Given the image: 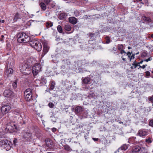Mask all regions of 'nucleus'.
I'll return each instance as SVG.
<instances>
[{
	"instance_id": "35",
	"label": "nucleus",
	"mask_w": 153,
	"mask_h": 153,
	"mask_svg": "<svg viewBox=\"0 0 153 153\" xmlns=\"http://www.w3.org/2000/svg\"><path fill=\"white\" fill-rule=\"evenodd\" d=\"M152 138L150 137L146 138V142L148 143H151L152 142Z\"/></svg>"
},
{
	"instance_id": "25",
	"label": "nucleus",
	"mask_w": 153,
	"mask_h": 153,
	"mask_svg": "<svg viewBox=\"0 0 153 153\" xmlns=\"http://www.w3.org/2000/svg\"><path fill=\"white\" fill-rule=\"evenodd\" d=\"M39 5L42 10L45 11L46 10L47 6L44 3L42 2L40 3Z\"/></svg>"
},
{
	"instance_id": "39",
	"label": "nucleus",
	"mask_w": 153,
	"mask_h": 153,
	"mask_svg": "<svg viewBox=\"0 0 153 153\" xmlns=\"http://www.w3.org/2000/svg\"><path fill=\"white\" fill-rule=\"evenodd\" d=\"M48 105L49 107L51 108H53L54 106V104L52 102H50L48 104Z\"/></svg>"
},
{
	"instance_id": "52",
	"label": "nucleus",
	"mask_w": 153,
	"mask_h": 153,
	"mask_svg": "<svg viewBox=\"0 0 153 153\" xmlns=\"http://www.w3.org/2000/svg\"><path fill=\"white\" fill-rule=\"evenodd\" d=\"M56 131V129L55 128H53L52 129V131L53 132H55Z\"/></svg>"
},
{
	"instance_id": "26",
	"label": "nucleus",
	"mask_w": 153,
	"mask_h": 153,
	"mask_svg": "<svg viewBox=\"0 0 153 153\" xmlns=\"http://www.w3.org/2000/svg\"><path fill=\"white\" fill-rule=\"evenodd\" d=\"M67 16V15L66 13H61L60 14L59 16V18L60 19L62 20L64 18H66Z\"/></svg>"
},
{
	"instance_id": "2",
	"label": "nucleus",
	"mask_w": 153,
	"mask_h": 153,
	"mask_svg": "<svg viewBox=\"0 0 153 153\" xmlns=\"http://www.w3.org/2000/svg\"><path fill=\"white\" fill-rule=\"evenodd\" d=\"M33 64L31 58L28 59L26 62L21 64L19 66L20 70L23 74L25 75H29L31 72V67Z\"/></svg>"
},
{
	"instance_id": "36",
	"label": "nucleus",
	"mask_w": 153,
	"mask_h": 153,
	"mask_svg": "<svg viewBox=\"0 0 153 153\" xmlns=\"http://www.w3.org/2000/svg\"><path fill=\"white\" fill-rule=\"evenodd\" d=\"M57 29L59 33H62L63 31L60 25H59L58 26Z\"/></svg>"
},
{
	"instance_id": "27",
	"label": "nucleus",
	"mask_w": 153,
	"mask_h": 153,
	"mask_svg": "<svg viewBox=\"0 0 153 153\" xmlns=\"http://www.w3.org/2000/svg\"><path fill=\"white\" fill-rule=\"evenodd\" d=\"M143 19L147 23H150L151 22V19L149 17H147L145 16H143Z\"/></svg>"
},
{
	"instance_id": "17",
	"label": "nucleus",
	"mask_w": 153,
	"mask_h": 153,
	"mask_svg": "<svg viewBox=\"0 0 153 153\" xmlns=\"http://www.w3.org/2000/svg\"><path fill=\"white\" fill-rule=\"evenodd\" d=\"M88 89H89V91H90L91 93H90L88 97L90 98H93L94 99L96 98L97 96V94L94 93V92H91L94 90V89L93 87H91L89 88Z\"/></svg>"
},
{
	"instance_id": "62",
	"label": "nucleus",
	"mask_w": 153,
	"mask_h": 153,
	"mask_svg": "<svg viewBox=\"0 0 153 153\" xmlns=\"http://www.w3.org/2000/svg\"><path fill=\"white\" fill-rule=\"evenodd\" d=\"M119 123L120 124H123V123L122 122H119Z\"/></svg>"
},
{
	"instance_id": "55",
	"label": "nucleus",
	"mask_w": 153,
	"mask_h": 153,
	"mask_svg": "<svg viewBox=\"0 0 153 153\" xmlns=\"http://www.w3.org/2000/svg\"><path fill=\"white\" fill-rule=\"evenodd\" d=\"M95 153H101L100 149H99L98 150L96 151Z\"/></svg>"
},
{
	"instance_id": "4",
	"label": "nucleus",
	"mask_w": 153,
	"mask_h": 153,
	"mask_svg": "<svg viewBox=\"0 0 153 153\" xmlns=\"http://www.w3.org/2000/svg\"><path fill=\"white\" fill-rule=\"evenodd\" d=\"M18 41L19 42L27 43L29 42L30 37L24 32L19 33L17 35Z\"/></svg>"
},
{
	"instance_id": "37",
	"label": "nucleus",
	"mask_w": 153,
	"mask_h": 153,
	"mask_svg": "<svg viewBox=\"0 0 153 153\" xmlns=\"http://www.w3.org/2000/svg\"><path fill=\"white\" fill-rule=\"evenodd\" d=\"M118 49L119 50H121L123 49V46L122 44H119L117 46Z\"/></svg>"
},
{
	"instance_id": "47",
	"label": "nucleus",
	"mask_w": 153,
	"mask_h": 153,
	"mask_svg": "<svg viewBox=\"0 0 153 153\" xmlns=\"http://www.w3.org/2000/svg\"><path fill=\"white\" fill-rule=\"evenodd\" d=\"M17 140L16 138H14V140H13V142L14 144L15 145L16 144V143H17Z\"/></svg>"
},
{
	"instance_id": "7",
	"label": "nucleus",
	"mask_w": 153,
	"mask_h": 153,
	"mask_svg": "<svg viewBox=\"0 0 153 153\" xmlns=\"http://www.w3.org/2000/svg\"><path fill=\"white\" fill-rule=\"evenodd\" d=\"M24 96L25 100L27 101H33L32 99V94L31 90L30 88L27 89L24 92Z\"/></svg>"
},
{
	"instance_id": "13",
	"label": "nucleus",
	"mask_w": 153,
	"mask_h": 153,
	"mask_svg": "<svg viewBox=\"0 0 153 153\" xmlns=\"http://www.w3.org/2000/svg\"><path fill=\"white\" fill-rule=\"evenodd\" d=\"M90 80V79L89 78L86 77L82 80V85L85 86V89H87L88 90L89 88H90L89 87V85L88 84Z\"/></svg>"
},
{
	"instance_id": "43",
	"label": "nucleus",
	"mask_w": 153,
	"mask_h": 153,
	"mask_svg": "<svg viewBox=\"0 0 153 153\" xmlns=\"http://www.w3.org/2000/svg\"><path fill=\"white\" fill-rule=\"evenodd\" d=\"M106 43L107 44H108L109 43H110V39H109V38H108V37H106Z\"/></svg>"
},
{
	"instance_id": "32",
	"label": "nucleus",
	"mask_w": 153,
	"mask_h": 153,
	"mask_svg": "<svg viewBox=\"0 0 153 153\" xmlns=\"http://www.w3.org/2000/svg\"><path fill=\"white\" fill-rule=\"evenodd\" d=\"M71 29V27L70 25H66L65 26V29L67 31H70Z\"/></svg>"
},
{
	"instance_id": "1",
	"label": "nucleus",
	"mask_w": 153,
	"mask_h": 153,
	"mask_svg": "<svg viewBox=\"0 0 153 153\" xmlns=\"http://www.w3.org/2000/svg\"><path fill=\"white\" fill-rule=\"evenodd\" d=\"M21 134L23 140L27 142H29L37 138H39L42 136L41 133L38 134V133H32L30 130L27 129L22 131Z\"/></svg>"
},
{
	"instance_id": "33",
	"label": "nucleus",
	"mask_w": 153,
	"mask_h": 153,
	"mask_svg": "<svg viewBox=\"0 0 153 153\" xmlns=\"http://www.w3.org/2000/svg\"><path fill=\"white\" fill-rule=\"evenodd\" d=\"M53 25V23L50 21H48L46 23V27L48 28H49L52 27Z\"/></svg>"
},
{
	"instance_id": "45",
	"label": "nucleus",
	"mask_w": 153,
	"mask_h": 153,
	"mask_svg": "<svg viewBox=\"0 0 153 153\" xmlns=\"http://www.w3.org/2000/svg\"><path fill=\"white\" fill-rule=\"evenodd\" d=\"M149 100L151 102L153 103V96L150 97Z\"/></svg>"
},
{
	"instance_id": "8",
	"label": "nucleus",
	"mask_w": 153,
	"mask_h": 153,
	"mask_svg": "<svg viewBox=\"0 0 153 153\" xmlns=\"http://www.w3.org/2000/svg\"><path fill=\"white\" fill-rule=\"evenodd\" d=\"M41 65L38 63L35 64L33 67L32 69V72L33 75H36L38 73L41 71Z\"/></svg>"
},
{
	"instance_id": "24",
	"label": "nucleus",
	"mask_w": 153,
	"mask_h": 153,
	"mask_svg": "<svg viewBox=\"0 0 153 153\" xmlns=\"http://www.w3.org/2000/svg\"><path fill=\"white\" fill-rule=\"evenodd\" d=\"M22 16L21 15L18 13H17L15 14L14 18L13 19V21L14 22H16L17 19H21Z\"/></svg>"
},
{
	"instance_id": "54",
	"label": "nucleus",
	"mask_w": 153,
	"mask_h": 153,
	"mask_svg": "<svg viewBox=\"0 0 153 153\" xmlns=\"http://www.w3.org/2000/svg\"><path fill=\"white\" fill-rule=\"evenodd\" d=\"M4 36L3 35H1V39H0V41H2L3 40H4Z\"/></svg>"
},
{
	"instance_id": "60",
	"label": "nucleus",
	"mask_w": 153,
	"mask_h": 153,
	"mask_svg": "<svg viewBox=\"0 0 153 153\" xmlns=\"http://www.w3.org/2000/svg\"><path fill=\"white\" fill-rule=\"evenodd\" d=\"M121 58H122V59L124 61H126V59L125 58H123V56H122L121 57Z\"/></svg>"
},
{
	"instance_id": "16",
	"label": "nucleus",
	"mask_w": 153,
	"mask_h": 153,
	"mask_svg": "<svg viewBox=\"0 0 153 153\" xmlns=\"http://www.w3.org/2000/svg\"><path fill=\"white\" fill-rule=\"evenodd\" d=\"M10 108V107L9 105H4L2 106L1 111L3 113L6 114L8 112Z\"/></svg>"
},
{
	"instance_id": "3",
	"label": "nucleus",
	"mask_w": 153,
	"mask_h": 153,
	"mask_svg": "<svg viewBox=\"0 0 153 153\" xmlns=\"http://www.w3.org/2000/svg\"><path fill=\"white\" fill-rule=\"evenodd\" d=\"M75 112L76 114L79 117V118L81 119L82 118H86L88 114L86 110H85L81 107L79 106L75 108Z\"/></svg>"
},
{
	"instance_id": "14",
	"label": "nucleus",
	"mask_w": 153,
	"mask_h": 153,
	"mask_svg": "<svg viewBox=\"0 0 153 153\" xmlns=\"http://www.w3.org/2000/svg\"><path fill=\"white\" fill-rule=\"evenodd\" d=\"M44 2L48 5L49 8H53L55 6V3L52 0H44Z\"/></svg>"
},
{
	"instance_id": "29",
	"label": "nucleus",
	"mask_w": 153,
	"mask_h": 153,
	"mask_svg": "<svg viewBox=\"0 0 153 153\" xmlns=\"http://www.w3.org/2000/svg\"><path fill=\"white\" fill-rule=\"evenodd\" d=\"M55 85V82L53 81H51L50 84V88L51 89L53 90L54 88Z\"/></svg>"
},
{
	"instance_id": "59",
	"label": "nucleus",
	"mask_w": 153,
	"mask_h": 153,
	"mask_svg": "<svg viewBox=\"0 0 153 153\" xmlns=\"http://www.w3.org/2000/svg\"><path fill=\"white\" fill-rule=\"evenodd\" d=\"M145 3H148V0H144Z\"/></svg>"
},
{
	"instance_id": "50",
	"label": "nucleus",
	"mask_w": 153,
	"mask_h": 153,
	"mask_svg": "<svg viewBox=\"0 0 153 153\" xmlns=\"http://www.w3.org/2000/svg\"><path fill=\"white\" fill-rule=\"evenodd\" d=\"M133 66H132L131 68L132 69H133L134 68H136L137 66V65L135 64H133Z\"/></svg>"
},
{
	"instance_id": "64",
	"label": "nucleus",
	"mask_w": 153,
	"mask_h": 153,
	"mask_svg": "<svg viewBox=\"0 0 153 153\" xmlns=\"http://www.w3.org/2000/svg\"><path fill=\"white\" fill-rule=\"evenodd\" d=\"M151 37L152 38H153V34H152L151 35Z\"/></svg>"
},
{
	"instance_id": "22",
	"label": "nucleus",
	"mask_w": 153,
	"mask_h": 153,
	"mask_svg": "<svg viewBox=\"0 0 153 153\" xmlns=\"http://www.w3.org/2000/svg\"><path fill=\"white\" fill-rule=\"evenodd\" d=\"M141 147L138 146H135L132 149L133 152H138L139 153Z\"/></svg>"
},
{
	"instance_id": "18",
	"label": "nucleus",
	"mask_w": 153,
	"mask_h": 153,
	"mask_svg": "<svg viewBox=\"0 0 153 153\" xmlns=\"http://www.w3.org/2000/svg\"><path fill=\"white\" fill-rule=\"evenodd\" d=\"M49 49V47L46 43H44L43 45V50L42 55V57L46 54L48 52Z\"/></svg>"
},
{
	"instance_id": "23",
	"label": "nucleus",
	"mask_w": 153,
	"mask_h": 153,
	"mask_svg": "<svg viewBox=\"0 0 153 153\" xmlns=\"http://www.w3.org/2000/svg\"><path fill=\"white\" fill-rule=\"evenodd\" d=\"M13 72V69L11 68H9L6 70L5 72V73L6 75L8 76L10 74H12Z\"/></svg>"
},
{
	"instance_id": "6",
	"label": "nucleus",
	"mask_w": 153,
	"mask_h": 153,
	"mask_svg": "<svg viewBox=\"0 0 153 153\" xmlns=\"http://www.w3.org/2000/svg\"><path fill=\"white\" fill-rule=\"evenodd\" d=\"M0 145L7 151L10 150L12 145L11 142L7 140H1L0 141Z\"/></svg>"
},
{
	"instance_id": "5",
	"label": "nucleus",
	"mask_w": 153,
	"mask_h": 153,
	"mask_svg": "<svg viewBox=\"0 0 153 153\" xmlns=\"http://www.w3.org/2000/svg\"><path fill=\"white\" fill-rule=\"evenodd\" d=\"M29 44L37 51H40L42 49V45L41 43L37 40H32L29 41Z\"/></svg>"
},
{
	"instance_id": "19",
	"label": "nucleus",
	"mask_w": 153,
	"mask_h": 153,
	"mask_svg": "<svg viewBox=\"0 0 153 153\" xmlns=\"http://www.w3.org/2000/svg\"><path fill=\"white\" fill-rule=\"evenodd\" d=\"M128 148V146L126 144H123L118 149L117 151L119 153H122Z\"/></svg>"
},
{
	"instance_id": "21",
	"label": "nucleus",
	"mask_w": 153,
	"mask_h": 153,
	"mask_svg": "<svg viewBox=\"0 0 153 153\" xmlns=\"http://www.w3.org/2000/svg\"><path fill=\"white\" fill-rule=\"evenodd\" d=\"M69 22L71 24L75 25L77 23V19L74 17H70L69 18Z\"/></svg>"
},
{
	"instance_id": "40",
	"label": "nucleus",
	"mask_w": 153,
	"mask_h": 153,
	"mask_svg": "<svg viewBox=\"0 0 153 153\" xmlns=\"http://www.w3.org/2000/svg\"><path fill=\"white\" fill-rule=\"evenodd\" d=\"M12 85L14 88H16L17 86V81H15L13 82V83Z\"/></svg>"
},
{
	"instance_id": "38",
	"label": "nucleus",
	"mask_w": 153,
	"mask_h": 153,
	"mask_svg": "<svg viewBox=\"0 0 153 153\" xmlns=\"http://www.w3.org/2000/svg\"><path fill=\"white\" fill-rule=\"evenodd\" d=\"M74 13L76 17H77L80 15V12L77 10H76L74 12Z\"/></svg>"
},
{
	"instance_id": "31",
	"label": "nucleus",
	"mask_w": 153,
	"mask_h": 153,
	"mask_svg": "<svg viewBox=\"0 0 153 153\" xmlns=\"http://www.w3.org/2000/svg\"><path fill=\"white\" fill-rule=\"evenodd\" d=\"M139 153H147V150L145 148L141 147Z\"/></svg>"
},
{
	"instance_id": "61",
	"label": "nucleus",
	"mask_w": 153,
	"mask_h": 153,
	"mask_svg": "<svg viewBox=\"0 0 153 153\" xmlns=\"http://www.w3.org/2000/svg\"><path fill=\"white\" fill-rule=\"evenodd\" d=\"M144 61V60H142L141 61H140V64H142V63Z\"/></svg>"
},
{
	"instance_id": "51",
	"label": "nucleus",
	"mask_w": 153,
	"mask_h": 153,
	"mask_svg": "<svg viewBox=\"0 0 153 153\" xmlns=\"http://www.w3.org/2000/svg\"><path fill=\"white\" fill-rule=\"evenodd\" d=\"M134 55H133L132 56H130V58H129L130 59V61H131V60L132 59H134Z\"/></svg>"
},
{
	"instance_id": "49",
	"label": "nucleus",
	"mask_w": 153,
	"mask_h": 153,
	"mask_svg": "<svg viewBox=\"0 0 153 153\" xmlns=\"http://www.w3.org/2000/svg\"><path fill=\"white\" fill-rule=\"evenodd\" d=\"M120 53L121 54H123V53H126V52L123 49L120 50Z\"/></svg>"
},
{
	"instance_id": "57",
	"label": "nucleus",
	"mask_w": 153,
	"mask_h": 153,
	"mask_svg": "<svg viewBox=\"0 0 153 153\" xmlns=\"http://www.w3.org/2000/svg\"><path fill=\"white\" fill-rule=\"evenodd\" d=\"M5 22V21L4 20H0V23L1 22H2V23H4Z\"/></svg>"
},
{
	"instance_id": "30",
	"label": "nucleus",
	"mask_w": 153,
	"mask_h": 153,
	"mask_svg": "<svg viewBox=\"0 0 153 153\" xmlns=\"http://www.w3.org/2000/svg\"><path fill=\"white\" fill-rule=\"evenodd\" d=\"M41 81L39 80H36V82H41L43 84H45L46 83L47 80L46 79L44 78V77L41 78Z\"/></svg>"
},
{
	"instance_id": "63",
	"label": "nucleus",
	"mask_w": 153,
	"mask_h": 153,
	"mask_svg": "<svg viewBox=\"0 0 153 153\" xmlns=\"http://www.w3.org/2000/svg\"><path fill=\"white\" fill-rule=\"evenodd\" d=\"M139 54V52H137V53L135 54L137 55H138V54Z\"/></svg>"
},
{
	"instance_id": "44",
	"label": "nucleus",
	"mask_w": 153,
	"mask_h": 153,
	"mask_svg": "<svg viewBox=\"0 0 153 153\" xmlns=\"http://www.w3.org/2000/svg\"><path fill=\"white\" fill-rule=\"evenodd\" d=\"M152 60V58L151 57H150L148 59H144V61H146V62H148L149 61H151Z\"/></svg>"
},
{
	"instance_id": "58",
	"label": "nucleus",
	"mask_w": 153,
	"mask_h": 153,
	"mask_svg": "<svg viewBox=\"0 0 153 153\" xmlns=\"http://www.w3.org/2000/svg\"><path fill=\"white\" fill-rule=\"evenodd\" d=\"M94 34H93L92 33H91L90 34V36H91V37H93L94 36Z\"/></svg>"
},
{
	"instance_id": "46",
	"label": "nucleus",
	"mask_w": 153,
	"mask_h": 153,
	"mask_svg": "<svg viewBox=\"0 0 153 153\" xmlns=\"http://www.w3.org/2000/svg\"><path fill=\"white\" fill-rule=\"evenodd\" d=\"M83 152L84 153H91V152L88 149H85L84 150Z\"/></svg>"
},
{
	"instance_id": "56",
	"label": "nucleus",
	"mask_w": 153,
	"mask_h": 153,
	"mask_svg": "<svg viewBox=\"0 0 153 153\" xmlns=\"http://www.w3.org/2000/svg\"><path fill=\"white\" fill-rule=\"evenodd\" d=\"M92 139L95 141H97L98 140V139L97 138H93Z\"/></svg>"
},
{
	"instance_id": "10",
	"label": "nucleus",
	"mask_w": 153,
	"mask_h": 153,
	"mask_svg": "<svg viewBox=\"0 0 153 153\" xmlns=\"http://www.w3.org/2000/svg\"><path fill=\"white\" fill-rule=\"evenodd\" d=\"M15 121L8 120L7 124L6 129L7 130L13 129L16 128L15 124H14Z\"/></svg>"
},
{
	"instance_id": "48",
	"label": "nucleus",
	"mask_w": 153,
	"mask_h": 153,
	"mask_svg": "<svg viewBox=\"0 0 153 153\" xmlns=\"http://www.w3.org/2000/svg\"><path fill=\"white\" fill-rule=\"evenodd\" d=\"M127 55L128 56L129 58H130V56L131 55V53L130 52H128L127 53H126Z\"/></svg>"
},
{
	"instance_id": "12",
	"label": "nucleus",
	"mask_w": 153,
	"mask_h": 153,
	"mask_svg": "<svg viewBox=\"0 0 153 153\" xmlns=\"http://www.w3.org/2000/svg\"><path fill=\"white\" fill-rule=\"evenodd\" d=\"M70 64V62L68 59H64L62 61V65L61 66L62 69L67 68H68V65Z\"/></svg>"
},
{
	"instance_id": "53",
	"label": "nucleus",
	"mask_w": 153,
	"mask_h": 153,
	"mask_svg": "<svg viewBox=\"0 0 153 153\" xmlns=\"http://www.w3.org/2000/svg\"><path fill=\"white\" fill-rule=\"evenodd\" d=\"M146 66H147V65H143L142 66H140V67L144 69Z\"/></svg>"
},
{
	"instance_id": "20",
	"label": "nucleus",
	"mask_w": 153,
	"mask_h": 153,
	"mask_svg": "<svg viewBox=\"0 0 153 153\" xmlns=\"http://www.w3.org/2000/svg\"><path fill=\"white\" fill-rule=\"evenodd\" d=\"M46 143L47 146L49 148H52L53 145L52 141L49 139H48L46 140Z\"/></svg>"
},
{
	"instance_id": "41",
	"label": "nucleus",
	"mask_w": 153,
	"mask_h": 153,
	"mask_svg": "<svg viewBox=\"0 0 153 153\" xmlns=\"http://www.w3.org/2000/svg\"><path fill=\"white\" fill-rule=\"evenodd\" d=\"M149 125L150 126L153 127V120H151L149 123Z\"/></svg>"
},
{
	"instance_id": "11",
	"label": "nucleus",
	"mask_w": 153,
	"mask_h": 153,
	"mask_svg": "<svg viewBox=\"0 0 153 153\" xmlns=\"http://www.w3.org/2000/svg\"><path fill=\"white\" fill-rule=\"evenodd\" d=\"M149 134V130L146 129H141L139 130L137 134L140 137H143L148 135Z\"/></svg>"
},
{
	"instance_id": "28",
	"label": "nucleus",
	"mask_w": 153,
	"mask_h": 153,
	"mask_svg": "<svg viewBox=\"0 0 153 153\" xmlns=\"http://www.w3.org/2000/svg\"><path fill=\"white\" fill-rule=\"evenodd\" d=\"M64 148L65 150L68 152H71L72 150L70 146L67 145H65L64 146Z\"/></svg>"
},
{
	"instance_id": "42",
	"label": "nucleus",
	"mask_w": 153,
	"mask_h": 153,
	"mask_svg": "<svg viewBox=\"0 0 153 153\" xmlns=\"http://www.w3.org/2000/svg\"><path fill=\"white\" fill-rule=\"evenodd\" d=\"M145 73H146L145 76H150V74L149 71H146L145 72Z\"/></svg>"
},
{
	"instance_id": "34",
	"label": "nucleus",
	"mask_w": 153,
	"mask_h": 153,
	"mask_svg": "<svg viewBox=\"0 0 153 153\" xmlns=\"http://www.w3.org/2000/svg\"><path fill=\"white\" fill-rule=\"evenodd\" d=\"M148 53L146 51H145L143 52L141 54V56L142 57H145L148 56Z\"/></svg>"
},
{
	"instance_id": "9",
	"label": "nucleus",
	"mask_w": 153,
	"mask_h": 153,
	"mask_svg": "<svg viewBox=\"0 0 153 153\" xmlns=\"http://www.w3.org/2000/svg\"><path fill=\"white\" fill-rule=\"evenodd\" d=\"M14 94L13 91L10 89H6L3 93L4 96L7 98H13L14 96Z\"/></svg>"
},
{
	"instance_id": "15",
	"label": "nucleus",
	"mask_w": 153,
	"mask_h": 153,
	"mask_svg": "<svg viewBox=\"0 0 153 153\" xmlns=\"http://www.w3.org/2000/svg\"><path fill=\"white\" fill-rule=\"evenodd\" d=\"M13 117H14V121H15L17 119H20V120H22V115L21 114L19 111L17 112L15 111Z\"/></svg>"
}]
</instances>
